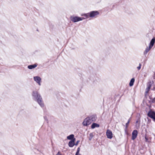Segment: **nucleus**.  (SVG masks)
<instances>
[{"label":"nucleus","mask_w":155,"mask_h":155,"mask_svg":"<svg viewBox=\"0 0 155 155\" xmlns=\"http://www.w3.org/2000/svg\"><path fill=\"white\" fill-rule=\"evenodd\" d=\"M33 99L37 101L41 107H44V104L42 98L40 94L36 91H33L32 93Z\"/></svg>","instance_id":"obj_1"},{"label":"nucleus","mask_w":155,"mask_h":155,"mask_svg":"<svg viewBox=\"0 0 155 155\" xmlns=\"http://www.w3.org/2000/svg\"><path fill=\"white\" fill-rule=\"evenodd\" d=\"M71 20L74 22H76L85 19L83 17H80L78 16H72L70 18Z\"/></svg>","instance_id":"obj_2"},{"label":"nucleus","mask_w":155,"mask_h":155,"mask_svg":"<svg viewBox=\"0 0 155 155\" xmlns=\"http://www.w3.org/2000/svg\"><path fill=\"white\" fill-rule=\"evenodd\" d=\"M91 123V120L88 117H87L84 119L82 124L84 126H87L90 125Z\"/></svg>","instance_id":"obj_3"},{"label":"nucleus","mask_w":155,"mask_h":155,"mask_svg":"<svg viewBox=\"0 0 155 155\" xmlns=\"http://www.w3.org/2000/svg\"><path fill=\"white\" fill-rule=\"evenodd\" d=\"M89 13L90 17L93 18L99 14V12L97 11H92Z\"/></svg>","instance_id":"obj_4"},{"label":"nucleus","mask_w":155,"mask_h":155,"mask_svg":"<svg viewBox=\"0 0 155 155\" xmlns=\"http://www.w3.org/2000/svg\"><path fill=\"white\" fill-rule=\"evenodd\" d=\"M34 80L40 86L41 85V78L39 76H35L34 77Z\"/></svg>","instance_id":"obj_5"},{"label":"nucleus","mask_w":155,"mask_h":155,"mask_svg":"<svg viewBox=\"0 0 155 155\" xmlns=\"http://www.w3.org/2000/svg\"><path fill=\"white\" fill-rule=\"evenodd\" d=\"M106 135L107 137L110 139H111L113 137L112 132L110 130H107L106 132Z\"/></svg>","instance_id":"obj_6"},{"label":"nucleus","mask_w":155,"mask_h":155,"mask_svg":"<svg viewBox=\"0 0 155 155\" xmlns=\"http://www.w3.org/2000/svg\"><path fill=\"white\" fill-rule=\"evenodd\" d=\"M138 132L137 130H134L132 133V137L131 139L134 140L136 138Z\"/></svg>","instance_id":"obj_7"},{"label":"nucleus","mask_w":155,"mask_h":155,"mask_svg":"<svg viewBox=\"0 0 155 155\" xmlns=\"http://www.w3.org/2000/svg\"><path fill=\"white\" fill-rule=\"evenodd\" d=\"M88 117L91 122L95 121L97 119L96 115H93Z\"/></svg>","instance_id":"obj_8"},{"label":"nucleus","mask_w":155,"mask_h":155,"mask_svg":"<svg viewBox=\"0 0 155 155\" xmlns=\"http://www.w3.org/2000/svg\"><path fill=\"white\" fill-rule=\"evenodd\" d=\"M75 139L74 138L70 141L68 143V146L69 147H72L74 145V141Z\"/></svg>","instance_id":"obj_9"},{"label":"nucleus","mask_w":155,"mask_h":155,"mask_svg":"<svg viewBox=\"0 0 155 155\" xmlns=\"http://www.w3.org/2000/svg\"><path fill=\"white\" fill-rule=\"evenodd\" d=\"M155 38L154 37L153 38L151 41L150 43L149 46L151 48H152L153 46L154 43H155Z\"/></svg>","instance_id":"obj_10"},{"label":"nucleus","mask_w":155,"mask_h":155,"mask_svg":"<svg viewBox=\"0 0 155 155\" xmlns=\"http://www.w3.org/2000/svg\"><path fill=\"white\" fill-rule=\"evenodd\" d=\"M100 127L99 124H97L96 123H93L91 126V128L92 129H94L95 127Z\"/></svg>","instance_id":"obj_11"},{"label":"nucleus","mask_w":155,"mask_h":155,"mask_svg":"<svg viewBox=\"0 0 155 155\" xmlns=\"http://www.w3.org/2000/svg\"><path fill=\"white\" fill-rule=\"evenodd\" d=\"M152 48L149 46V47H147L145 49V51L143 52V54L144 55H146L147 52L150 50Z\"/></svg>","instance_id":"obj_12"},{"label":"nucleus","mask_w":155,"mask_h":155,"mask_svg":"<svg viewBox=\"0 0 155 155\" xmlns=\"http://www.w3.org/2000/svg\"><path fill=\"white\" fill-rule=\"evenodd\" d=\"M37 66V64H35L33 65H29L28 66V69H31L33 68H34L36 67Z\"/></svg>","instance_id":"obj_13"},{"label":"nucleus","mask_w":155,"mask_h":155,"mask_svg":"<svg viewBox=\"0 0 155 155\" xmlns=\"http://www.w3.org/2000/svg\"><path fill=\"white\" fill-rule=\"evenodd\" d=\"M74 134H72L71 135H70L69 136H67V138L68 140H71L72 139H74Z\"/></svg>","instance_id":"obj_14"},{"label":"nucleus","mask_w":155,"mask_h":155,"mask_svg":"<svg viewBox=\"0 0 155 155\" xmlns=\"http://www.w3.org/2000/svg\"><path fill=\"white\" fill-rule=\"evenodd\" d=\"M134 81V78H132L131 79L129 83V85L130 86H131L133 85Z\"/></svg>","instance_id":"obj_15"},{"label":"nucleus","mask_w":155,"mask_h":155,"mask_svg":"<svg viewBox=\"0 0 155 155\" xmlns=\"http://www.w3.org/2000/svg\"><path fill=\"white\" fill-rule=\"evenodd\" d=\"M82 15H83L85 17V19L88 18L90 17L89 13L85 14Z\"/></svg>","instance_id":"obj_16"},{"label":"nucleus","mask_w":155,"mask_h":155,"mask_svg":"<svg viewBox=\"0 0 155 155\" xmlns=\"http://www.w3.org/2000/svg\"><path fill=\"white\" fill-rule=\"evenodd\" d=\"M93 137V134L92 133H91L89 134V140H91Z\"/></svg>","instance_id":"obj_17"},{"label":"nucleus","mask_w":155,"mask_h":155,"mask_svg":"<svg viewBox=\"0 0 155 155\" xmlns=\"http://www.w3.org/2000/svg\"><path fill=\"white\" fill-rule=\"evenodd\" d=\"M150 87L151 86H149L146 89V93L147 94L149 91L150 90Z\"/></svg>","instance_id":"obj_18"},{"label":"nucleus","mask_w":155,"mask_h":155,"mask_svg":"<svg viewBox=\"0 0 155 155\" xmlns=\"http://www.w3.org/2000/svg\"><path fill=\"white\" fill-rule=\"evenodd\" d=\"M130 119H129L127 122L126 123V130L127 128L128 127V125L129 124V123H130Z\"/></svg>","instance_id":"obj_19"},{"label":"nucleus","mask_w":155,"mask_h":155,"mask_svg":"<svg viewBox=\"0 0 155 155\" xmlns=\"http://www.w3.org/2000/svg\"><path fill=\"white\" fill-rule=\"evenodd\" d=\"M80 149L79 147L78 148L77 151L76 152V155H77V154H78V153H79Z\"/></svg>","instance_id":"obj_20"},{"label":"nucleus","mask_w":155,"mask_h":155,"mask_svg":"<svg viewBox=\"0 0 155 155\" xmlns=\"http://www.w3.org/2000/svg\"><path fill=\"white\" fill-rule=\"evenodd\" d=\"M141 64L140 63L139 64V66H138L137 67V69L138 70H140V69L141 68Z\"/></svg>","instance_id":"obj_21"},{"label":"nucleus","mask_w":155,"mask_h":155,"mask_svg":"<svg viewBox=\"0 0 155 155\" xmlns=\"http://www.w3.org/2000/svg\"><path fill=\"white\" fill-rule=\"evenodd\" d=\"M79 142H80L79 140H78L76 142V143H74V145H75L76 146H77L78 145V143Z\"/></svg>","instance_id":"obj_22"},{"label":"nucleus","mask_w":155,"mask_h":155,"mask_svg":"<svg viewBox=\"0 0 155 155\" xmlns=\"http://www.w3.org/2000/svg\"><path fill=\"white\" fill-rule=\"evenodd\" d=\"M145 138L146 141H147L148 140V139L146 135H145Z\"/></svg>","instance_id":"obj_23"},{"label":"nucleus","mask_w":155,"mask_h":155,"mask_svg":"<svg viewBox=\"0 0 155 155\" xmlns=\"http://www.w3.org/2000/svg\"><path fill=\"white\" fill-rule=\"evenodd\" d=\"M56 155H61V154H60L59 152H58Z\"/></svg>","instance_id":"obj_24"},{"label":"nucleus","mask_w":155,"mask_h":155,"mask_svg":"<svg viewBox=\"0 0 155 155\" xmlns=\"http://www.w3.org/2000/svg\"><path fill=\"white\" fill-rule=\"evenodd\" d=\"M44 118L46 121L47 120V118H46V117H45V116L44 117Z\"/></svg>","instance_id":"obj_25"},{"label":"nucleus","mask_w":155,"mask_h":155,"mask_svg":"<svg viewBox=\"0 0 155 155\" xmlns=\"http://www.w3.org/2000/svg\"><path fill=\"white\" fill-rule=\"evenodd\" d=\"M75 155H76V154H75ZM77 155H81L79 153H78V154H77Z\"/></svg>","instance_id":"obj_26"},{"label":"nucleus","mask_w":155,"mask_h":155,"mask_svg":"<svg viewBox=\"0 0 155 155\" xmlns=\"http://www.w3.org/2000/svg\"><path fill=\"white\" fill-rule=\"evenodd\" d=\"M137 122H138V121H136V123H137Z\"/></svg>","instance_id":"obj_27"}]
</instances>
